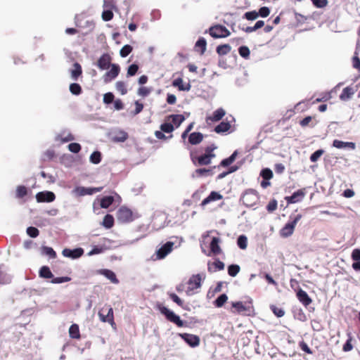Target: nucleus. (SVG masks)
<instances>
[{
	"label": "nucleus",
	"instance_id": "obj_1",
	"mask_svg": "<svg viewBox=\"0 0 360 360\" xmlns=\"http://www.w3.org/2000/svg\"><path fill=\"white\" fill-rule=\"evenodd\" d=\"M217 148L214 144H211L205 148V153L200 155L195 156L191 155L192 162L195 165H208L211 163L212 160L215 158L216 155L214 150Z\"/></svg>",
	"mask_w": 360,
	"mask_h": 360
},
{
	"label": "nucleus",
	"instance_id": "obj_2",
	"mask_svg": "<svg viewBox=\"0 0 360 360\" xmlns=\"http://www.w3.org/2000/svg\"><path fill=\"white\" fill-rule=\"evenodd\" d=\"M100 320L104 323H109L112 326H115L112 308L108 304L104 305L98 311Z\"/></svg>",
	"mask_w": 360,
	"mask_h": 360
},
{
	"label": "nucleus",
	"instance_id": "obj_3",
	"mask_svg": "<svg viewBox=\"0 0 360 360\" xmlns=\"http://www.w3.org/2000/svg\"><path fill=\"white\" fill-rule=\"evenodd\" d=\"M302 217V215L301 214H297L291 221H288L285 224V225L280 230V236L283 238H288L292 236L295 226Z\"/></svg>",
	"mask_w": 360,
	"mask_h": 360
},
{
	"label": "nucleus",
	"instance_id": "obj_4",
	"mask_svg": "<svg viewBox=\"0 0 360 360\" xmlns=\"http://www.w3.org/2000/svg\"><path fill=\"white\" fill-rule=\"evenodd\" d=\"M205 278V274H195L193 275L188 281V289L186 290V294L190 295L191 292L193 291L195 289H198L201 287V281Z\"/></svg>",
	"mask_w": 360,
	"mask_h": 360
},
{
	"label": "nucleus",
	"instance_id": "obj_5",
	"mask_svg": "<svg viewBox=\"0 0 360 360\" xmlns=\"http://www.w3.org/2000/svg\"><path fill=\"white\" fill-rule=\"evenodd\" d=\"M117 219L122 224L132 221L134 220L132 211L126 207H121L117 210Z\"/></svg>",
	"mask_w": 360,
	"mask_h": 360
},
{
	"label": "nucleus",
	"instance_id": "obj_6",
	"mask_svg": "<svg viewBox=\"0 0 360 360\" xmlns=\"http://www.w3.org/2000/svg\"><path fill=\"white\" fill-rule=\"evenodd\" d=\"M160 311L162 314L165 316L168 321L175 323L178 327H183L184 326V323L180 319V317L175 314L173 311H170L166 307H160Z\"/></svg>",
	"mask_w": 360,
	"mask_h": 360
},
{
	"label": "nucleus",
	"instance_id": "obj_7",
	"mask_svg": "<svg viewBox=\"0 0 360 360\" xmlns=\"http://www.w3.org/2000/svg\"><path fill=\"white\" fill-rule=\"evenodd\" d=\"M209 33L213 38H224L230 34L229 30L224 26L216 25L209 29Z\"/></svg>",
	"mask_w": 360,
	"mask_h": 360
},
{
	"label": "nucleus",
	"instance_id": "obj_8",
	"mask_svg": "<svg viewBox=\"0 0 360 360\" xmlns=\"http://www.w3.org/2000/svg\"><path fill=\"white\" fill-rule=\"evenodd\" d=\"M306 195V188H300L297 191L294 192L290 196H285V200L288 204H295L302 200Z\"/></svg>",
	"mask_w": 360,
	"mask_h": 360
},
{
	"label": "nucleus",
	"instance_id": "obj_9",
	"mask_svg": "<svg viewBox=\"0 0 360 360\" xmlns=\"http://www.w3.org/2000/svg\"><path fill=\"white\" fill-rule=\"evenodd\" d=\"M221 242V240L218 237H212L211 239V241L210 243V251L208 253H206L204 250L202 251L207 255L211 256L213 255H218L221 253V249L219 246V243Z\"/></svg>",
	"mask_w": 360,
	"mask_h": 360
},
{
	"label": "nucleus",
	"instance_id": "obj_10",
	"mask_svg": "<svg viewBox=\"0 0 360 360\" xmlns=\"http://www.w3.org/2000/svg\"><path fill=\"white\" fill-rule=\"evenodd\" d=\"M110 70L108 71L103 75V81L105 83L110 82L115 79L120 72V68L117 64H112Z\"/></svg>",
	"mask_w": 360,
	"mask_h": 360
},
{
	"label": "nucleus",
	"instance_id": "obj_11",
	"mask_svg": "<svg viewBox=\"0 0 360 360\" xmlns=\"http://www.w3.org/2000/svg\"><path fill=\"white\" fill-rule=\"evenodd\" d=\"M174 245V243L170 241L167 242L165 244H164L160 248H159L156 251L157 259H164L168 254H169L172 251Z\"/></svg>",
	"mask_w": 360,
	"mask_h": 360
},
{
	"label": "nucleus",
	"instance_id": "obj_12",
	"mask_svg": "<svg viewBox=\"0 0 360 360\" xmlns=\"http://www.w3.org/2000/svg\"><path fill=\"white\" fill-rule=\"evenodd\" d=\"M179 335L191 347H195L200 345V338L196 335L179 333Z\"/></svg>",
	"mask_w": 360,
	"mask_h": 360
},
{
	"label": "nucleus",
	"instance_id": "obj_13",
	"mask_svg": "<svg viewBox=\"0 0 360 360\" xmlns=\"http://www.w3.org/2000/svg\"><path fill=\"white\" fill-rule=\"evenodd\" d=\"M38 202H51L56 199L55 194L51 191H41L36 195Z\"/></svg>",
	"mask_w": 360,
	"mask_h": 360
},
{
	"label": "nucleus",
	"instance_id": "obj_14",
	"mask_svg": "<svg viewBox=\"0 0 360 360\" xmlns=\"http://www.w3.org/2000/svg\"><path fill=\"white\" fill-rule=\"evenodd\" d=\"M84 254V250L82 248H75L73 250L65 248L62 251V255L65 257L71 259H77L82 257Z\"/></svg>",
	"mask_w": 360,
	"mask_h": 360
},
{
	"label": "nucleus",
	"instance_id": "obj_15",
	"mask_svg": "<svg viewBox=\"0 0 360 360\" xmlns=\"http://www.w3.org/2000/svg\"><path fill=\"white\" fill-rule=\"evenodd\" d=\"M111 57L108 53L103 54L97 62V65L101 70H107L111 66Z\"/></svg>",
	"mask_w": 360,
	"mask_h": 360
},
{
	"label": "nucleus",
	"instance_id": "obj_16",
	"mask_svg": "<svg viewBox=\"0 0 360 360\" xmlns=\"http://www.w3.org/2000/svg\"><path fill=\"white\" fill-rule=\"evenodd\" d=\"M297 297L304 307H308L312 302L308 294L301 288L297 292Z\"/></svg>",
	"mask_w": 360,
	"mask_h": 360
},
{
	"label": "nucleus",
	"instance_id": "obj_17",
	"mask_svg": "<svg viewBox=\"0 0 360 360\" xmlns=\"http://www.w3.org/2000/svg\"><path fill=\"white\" fill-rule=\"evenodd\" d=\"M103 189V187L98 188H85V187H77L75 191L79 195H92L97 192H100Z\"/></svg>",
	"mask_w": 360,
	"mask_h": 360
},
{
	"label": "nucleus",
	"instance_id": "obj_18",
	"mask_svg": "<svg viewBox=\"0 0 360 360\" xmlns=\"http://www.w3.org/2000/svg\"><path fill=\"white\" fill-rule=\"evenodd\" d=\"M333 146L336 148H349L352 150H354L356 148V144L354 142H344L342 141H340L335 139L333 142Z\"/></svg>",
	"mask_w": 360,
	"mask_h": 360
},
{
	"label": "nucleus",
	"instance_id": "obj_19",
	"mask_svg": "<svg viewBox=\"0 0 360 360\" xmlns=\"http://www.w3.org/2000/svg\"><path fill=\"white\" fill-rule=\"evenodd\" d=\"M223 196L216 191H212L210 194L205 198L201 202L202 206H205L212 201L222 199Z\"/></svg>",
	"mask_w": 360,
	"mask_h": 360
},
{
	"label": "nucleus",
	"instance_id": "obj_20",
	"mask_svg": "<svg viewBox=\"0 0 360 360\" xmlns=\"http://www.w3.org/2000/svg\"><path fill=\"white\" fill-rule=\"evenodd\" d=\"M203 140V135L200 132H193L188 136V141L192 145H197Z\"/></svg>",
	"mask_w": 360,
	"mask_h": 360
},
{
	"label": "nucleus",
	"instance_id": "obj_21",
	"mask_svg": "<svg viewBox=\"0 0 360 360\" xmlns=\"http://www.w3.org/2000/svg\"><path fill=\"white\" fill-rule=\"evenodd\" d=\"M71 77L73 80H77L78 78L82 75V66L78 63H75L73 64V69L70 71Z\"/></svg>",
	"mask_w": 360,
	"mask_h": 360
},
{
	"label": "nucleus",
	"instance_id": "obj_22",
	"mask_svg": "<svg viewBox=\"0 0 360 360\" xmlns=\"http://www.w3.org/2000/svg\"><path fill=\"white\" fill-rule=\"evenodd\" d=\"M207 47V41L203 37H200L196 41L195 44V49L196 51L200 52L201 55H202Z\"/></svg>",
	"mask_w": 360,
	"mask_h": 360
},
{
	"label": "nucleus",
	"instance_id": "obj_23",
	"mask_svg": "<svg viewBox=\"0 0 360 360\" xmlns=\"http://www.w3.org/2000/svg\"><path fill=\"white\" fill-rule=\"evenodd\" d=\"M225 114V110L223 108H218L212 113V116L207 118V120H210L212 122L219 121Z\"/></svg>",
	"mask_w": 360,
	"mask_h": 360
},
{
	"label": "nucleus",
	"instance_id": "obj_24",
	"mask_svg": "<svg viewBox=\"0 0 360 360\" xmlns=\"http://www.w3.org/2000/svg\"><path fill=\"white\" fill-rule=\"evenodd\" d=\"M347 340L346 342L343 345V347H342V350L345 352H350L354 348V345L352 344L354 338H353L352 333L348 332L347 333Z\"/></svg>",
	"mask_w": 360,
	"mask_h": 360
},
{
	"label": "nucleus",
	"instance_id": "obj_25",
	"mask_svg": "<svg viewBox=\"0 0 360 360\" xmlns=\"http://www.w3.org/2000/svg\"><path fill=\"white\" fill-rule=\"evenodd\" d=\"M224 269V264L219 259H217L212 264H208V271L214 272L217 271H221Z\"/></svg>",
	"mask_w": 360,
	"mask_h": 360
},
{
	"label": "nucleus",
	"instance_id": "obj_26",
	"mask_svg": "<svg viewBox=\"0 0 360 360\" xmlns=\"http://www.w3.org/2000/svg\"><path fill=\"white\" fill-rule=\"evenodd\" d=\"M69 335L71 338L73 339H80V332H79V326L76 323H74L70 326L69 328Z\"/></svg>",
	"mask_w": 360,
	"mask_h": 360
},
{
	"label": "nucleus",
	"instance_id": "obj_27",
	"mask_svg": "<svg viewBox=\"0 0 360 360\" xmlns=\"http://www.w3.org/2000/svg\"><path fill=\"white\" fill-rule=\"evenodd\" d=\"M354 94V91L353 88L347 86L342 90V92L340 95V99L342 101H347Z\"/></svg>",
	"mask_w": 360,
	"mask_h": 360
},
{
	"label": "nucleus",
	"instance_id": "obj_28",
	"mask_svg": "<svg viewBox=\"0 0 360 360\" xmlns=\"http://www.w3.org/2000/svg\"><path fill=\"white\" fill-rule=\"evenodd\" d=\"M231 128V124L228 122H221L214 128V131L217 134H221L228 131Z\"/></svg>",
	"mask_w": 360,
	"mask_h": 360
},
{
	"label": "nucleus",
	"instance_id": "obj_29",
	"mask_svg": "<svg viewBox=\"0 0 360 360\" xmlns=\"http://www.w3.org/2000/svg\"><path fill=\"white\" fill-rule=\"evenodd\" d=\"M172 85L174 86L178 87L180 91H189L191 89V85L187 84L186 86L184 84L183 79L180 77L174 79L173 81Z\"/></svg>",
	"mask_w": 360,
	"mask_h": 360
},
{
	"label": "nucleus",
	"instance_id": "obj_30",
	"mask_svg": "<svg viewBox=\"0 0 360 360\" xmlns=\"http://www.w3.org/2000/svg\"><path fill=\"white\" fill-rule=\"evenodd\" d=\"M39 275L43 278H52L53 277L52 272L47 266H43L41 267L39 271Z\"/></svg>",
	"mask_w": 360,
	"mask_h": 360
},
{
	"label": "nucleus",
	"instance_id": "obj_31",
	"mask_svg": "<svg viewBox=\"0 0 360 360\" xmlns=\"http://www.w3.org/2000/svg\"><path fill=\"white\" fill-rule=\"evenodd\" d=\"M215 168L214 167L213 168L206 169V168H200L197 169L195 171V173L197 176H212L213 175V169Z\"/></svg>",
	"mask_w": 360,
	"mask_h": 360
},
{
	"label": "nucleus",
	"instance_id": "obj_32",
	"mask_svg": "<svg viewBox=\"0 0 360 360\" xmlns=\"http://www.w3.org/2000/svg\"><path fill=\"white\" fill-rule=\"evenodd\" d=\"M101 274L104 275L107 278H108L112 283H117L119 282L118 279L116 277L115 274L109 269H103L101 271Z\"/></svg>",
	"mask_w": 360,
	"mask_h": 360
},
{
	"label": "nucleus",
	"instance_id": "obj_33",
	"mask_svg": "<svg viewBox=\"0 0 360 360\" xmlns=\"http://www.w3.org/2000/svg\"><path fill=\"white\" fill-rule=\"evenodd\" d=\"M102 225L106 229H110L114 225V217L111 214H106L103 220Z\"/></svg>",
	"mask_w": 360,
	"mask_h": 360
},
{
	"label": "nucleus",
	"instance_id": "obj_34",
	"mask_svg": "<svg viewBox=\"0 0 360 360\" xmlns=\"http://www.w3.org/2000/svg\"><path fill=\"white\" fill-rule=\"evenodd\" d=\"M237 151H234L233 153L229 158L224 159L219 164V166L227 167L231 165L236 160L237 156Z\"/></svg>",
	"mask_w": 360,
	"mask_h": 360
},
{
	"label": "nucleus",
	"instance_id": "obj_35",
	"mask_svg": "<svg viewBox=\"0 0 360 360\" xmlns=\"http://www.w3.org/2000/svg\"><path fill=\"white\" fill-rule=\"evenodd\" d=\"M128 134L122 130H120L117 131L115 136H114V141L117 142H124L128 139Z\"/></svg>",
	"mask_w": 360,
	"mask_h": 360
},
{
	"label": "nucleus",
	"instance_id": "obj_36",
	"mask_svg": "<svg viewBox=\"0 0 360 360\" xmlns=\"http://www.w3.org/2000/svg\"><path fill=\"white\" fill-rule=\"evenodd\" d=\"M41 253L49 256L50 258L52 259L56 258L57 256L55 250L52 248L48 246L41 247Z\"/></svg>",
	"mask_w": 360,
	"mask_h": 360
},
{
	"label": "nucleus",
	"instance_id": "obj_37",
	"mask_svg": "<svg viewBox=\"0 0 360 360\" xmlns=\"http://www.w3.org/2000/svg\"><path fill=\"white\" fill-rule=\"evenodd\" d=\"M114 198L112 196H105L101 200V207L108 208L112 204Z\"/></svg>",
	"mask_w": 360,
	"mask_h": 360
},
{
	"label": "nucleus",
	"instance_id": "obj_38",
	"mask_svg": "<svg viewBox=\"0 0 360 360\" xmlns=\"http://www.w3.org/2000/svg\"><path fill=\"white\" fill-rule=\"evenodd\" d=\"M231 51V46L229 44H222L217 47V53L220 56H224Z\"/></svg>",
	"mask_w": 360,
	"mask_h": 360
},
{
	"label": "nucleus",
	"instance_id": "obj_39",
	"mask_svg": "<svg viewBox=\"0 0 360 360\" xmlns=\"http://www.w3.org/2000/svg\"><path fill=\"white\" fill-rule=\"evenodd\" d=\"M70 91L72 94L78 96L82 94V89L81 86L77 83H72L70 85Z\"/></svg>",
	"mask_w": 360,
	"mask_h": 360
},
{
	"label": "nucleus",
	"instance_id": "obj_40",
	"mask_svg": "<svg viewBox=\"0 0 360 360\" xmlns=\"http://www.w3.org/2000/svg\"><path fill=\"white\" fill-rule=\"evenodd\" d=\"M115 88L122 95H125L127 93L126 84L123 81H118L115 84Z\"/></svg>",
	"mask_w": 360,
	"mask_h": 360
},
{
	"label": "nucleus",
	"instance_id": "obj_41",
	"mask_svg": "<svg viewBox=\"0 0 360 360\" xmlns=\"http://www.w3.org/2000/svg\"><path fill=\"white\" fill-rule=\"evenodd\" d=\"M27 194V188L25 186H18L15 191V196L18 198H22Z\"/></svg>",
	"mask_w": 360,
	"mask_h": 360
},
{
	"label": "nucleus",
	"instance_id": "obj_42",
	"mask_svg": "<svg viewBox=\"0 0 360 360\" xmlns=\"http://www.w3.org/2000/svg\"><path fill=\"white\" fill-rule=\"evenodd\" d=\"M56 139L62 143H66L73 141L75 137L71 133H68L66 135L64 134L58 135Z\"/></svg>",
	"mask_w": 360,
	"mask_h": 360
},
{
	"label": "nucleus",
	"instance_id": "obj_43",
	"mask_svg": "<svg viewBox=\"0 0 360 360\" xmlns=\"http://www.w3.org/2000/svg\"><path fill=\"white\" fill-rule=\"evenodd\" d=\"M103 7L106 10H116V4L114 0H103Z\"/></svg>",
	"mask_w": 360,
	"mask_h": 360
},
{
	"label": "nucleus",
	"instance_id": "obj_44",
	"mask_svg": "<svg viewBox=\"0 0 360 360\" xmlns=\"http://www.w3.org/2000/svg\"><path fill=\"white\" fill-rule=\"evenodd\" d=\"M170 117L172 118L173 124H175L176 127H178L185 120L182 115H172Z\"/></svg>",
	"mask_w": 360,
	"mask_h": 360
},
{
	"label": "nucleus",
	"instance_id": "obj_45",
	"mask_svg": "<svg viewBox=\"0 0 360 360\" xmlns=\"http://www.w3.org/2000/svg\"><path fill=\"white\" fill-rule=\"evenodd\" d=\"M278 207V202L276 199H271L266 205V210L269 213H272L276 210Z\"/></svg>",
	"mask_w": 360,
	"mask_h": 360
},
{
	"label": "nucleus",
	"instance_id": "obj_46",
	"mask_svg": "<svg viewBox=\"0 0 360 360\" xmlns=\"http://www.w3.org/2000/svg\"><path fill=\"white\" fill-rule=\"evenodd\" d=\"M101 161V153L99 151H95L90 155V162L93 164H98Z\"/></svg>",
	"mask_w": 360,
	"mask_h": 360
},
{
	"label": "nucleus",
	"instance_id": "obj_47",
	"mask_svg": "<svg viewBox=\"0 0 360 360\" xmlns=\"http://www.w3.org/2000/svg\"><path fill=\"white\" fill-rule=\"evenodd\" d=\"M260 175L264 180L269 181L273 177V172L270 169L265 168L261 171Z\"/></svg>",
	"mask_w": 360,
	"mask_h": 360
},
{
	"label": "nucleus",
	"instance_id": "obj_48",
	"mask_svg": "<svg viewBox=\"0 0 360 360\" xmlns=\"http://www.w3.org/2000/svg\"><path fill=\"white\" fill-rule=\"evenodd\" d=\"M240 271V266L237 264H231L228 267V274L229 276L234 277Z\"/></svg>",
	"mask_w": 360,
	"mask_h": 360
},
{
	"label": "nucleus",
	"instance_id": "obj_49",
	"mask_svg": "<svg viewBox=\"0 0 360 360\" xmlns=\"http://www.w3.org/2000/svg\"><path fill=\"white\" fill-rule=\"evenodd\" d=\"M132 46L127 44L121 49L120 54L122 58H125L132 51Z\"/></svg>",
	"mask_w": 360,
	"mask_h": 360
},
{
	"label": "nucleus",
	"instance_id": "obj_50",
	"mask_svg": "<svg viewBox=\"0 0 360 360\" xmlns=\"http://www.w3.org/2000/svg\"><path fill=\"white\" fill-rule=\"evenodd\" d=\"M228 297L226 294L220 295L215 300V305L218 307H222L224 303L227 301Z\"/></svg>",
	"mask_w": 360,
	"mask_h": 360
},
{
	"label": "nucleus",
	"instance_id": "obj_51",
	"mask_svg": "<svg viewBox=\"0 0 360 360\" xmlns=\"http://www.w3.org/2000/svg\"><path fill=\"white\" fill-rule=\"evenodd\" d=\"M114 14L112 11L104 9L101 17L104 21H110L113 18Z\"/></svg>",
	"mask_w": 360,
	"mask_h": 360
},
{
	"label": "nucleus",
	"instance_id": "obj_52",
	"mask_svg": "<svg viewBox=\"0 0 360 360\" xmlns=\"http://www.w3.org/2000/svg\"><path fill=\"white\" fill-rule=\"evenodd\" d=\"M324 153V150L322 149H319L313 153L310 156V160L312 162H316L321 156Z\"/></svg>",
	"mask_w": 360,
	"mask_h": 360
},
{
	"label": "nucleus",
	"instance_id": "obj_53",
	"mask_svg": "<svg viewBox=\"0 0 360 360\" xmlns=\"http://www.w3.org/2000/svg\"><path fill=\"white\" fill-rule=\"evenodd\" d=\"M313 5L316 7V8H325L328 4V0H310Z\"/></svg>",
	"mask_w": 360,
	"mask_h": 360
},
{
	"label": "nucleus",
	"instance_id": "obj_54",
	"mask_svg": "<svg viewBox=\"0 0 360 360\" xmlns=\"http://www.w3.org/2000/svg\"><path fill=\"white\" fill-rule=\"evenodd\" d=\"M160 129L165 133H171L174 131V127L172 124L166 122L160 125Z\"/></svg>",
	"mask_w": 360,
	"mask_h": 360
},
{
	"label": "nucleus",
	"instance_id": "obj_55",
	"mask_svg": "<svg viewBox=\"0 0 360 360\" xmlns=\"http://www.w3.org/2000/svg\"><path fill=\"white\" fill-rule=\"evenodd\" d=\"M233 308L235 309V311L238 313L244 312L246 311V307L243 305L241 302H234L232 304Z\"/></svg>",
	"mask_w": 360,
	"mask_h": 360
},
{
	"label": "nucleus",
	"instance_id": "obj_56",
	"mask_svg": "<svg viewBox=\"0 0 360 360\" xmlns=\"http://www.w3.org/2000/svg\"><path fill=\"white\" fill-rule=\"evenodd\" d=\"M271 309L277 317H282L285 314V311L282 308H279L275 305H271Z\"/></svg>",
	"mask_w": 360,
	"mask_h": 360
},
{
	"label": "nucleus",
	"instance_id": "obj_57",
	"mask_svg": "<svg viewBox=\"0 0 360 360\" xmlns=\"http://www.w3.org/2000/svg\"><path fill=\"white\" fill-rule=\"evenodd\" d=\"M139 70V66L136 64H131L127 69V76L132 77L135 75Z\"/></svg>",
	"mask_w": 360,
	"mask_h": 360
},
{
	"label": "nucleus",
	"instance_id": "obj_58",
	"mask_svg": "<svg viewBox=\"0 0 360 360\" xmlns=\"http://www.w3.org/2000/svg\"><path fill=\"white\" fill-rule=\"evenodd\" d=\"M68 149L72 153H77L81 150V146L77 143H71L68 145Z\"/></svg>",
	"mask_w": 360,
	"mask_h": 360
},
{
	"label": "nucleus",
	"instance_id": "obj_59",
	"mask_svg": "<svg viewBox=\"0 0 360 360\" xmlns=\"http://www.w3.org/2000/svg\"><path fill=\"white\" fill-rule=\"evenodd\" d=\"M27 233L32 238H36L39 236V230L33 226H30L27 229Z\"/></svg>",
	"mask_w": 360,
	"mask_h": 360
},
{
	"label": "nucleus",
	"instance_id": "obj_60",
	"mask_svg": "<svg viewBox=\"0 0 360 360\" xmlns=\"http://www.w3.org/2000/svg\"><path fill=\"white\" fill-rule=\"evenodd\" d=\"M70 280H71V278L68 277V276L56 277V278L53 277L51 282L52 283H62L64 282L70 281Z\"/></svg>",
	"mask_w": 360,
	"mask_h": 360
},
{
	"label": "nucleus",
	"instance_id": "obj_61",
	"mask_svg": "<svg viewBox=\"0 0 360 360\" xmlns=\"http://www.w3.org/2000/svg\"><path fill=\"white\" fill-rule=\"evenodd\" d=\"M170 299L180 307H183V301L174 292L169 293Z\"/></svg>",
	"mask_w": 360,
	"mask_h": 360
},
{
	"label": "nucleus",
	"instance_id": "obj_62",
	"mask_svg": "<svg viewBox=\"0 0 360 360\" xmlns=\"http://www.w3.org/2000/svg\"><path fill=\"white\" fill-rule=\"evenodd\" d=\"M352 66L354 68L358 70L360 72V58L357 56V53L355 52V56L352 58Z\"/></svg>",
	"mask_w": 360,
	"mask_h": 360
},
{
	"label": "nucleus",
	"instance_id": "obj_63",
	"mask_svg": "<svg viewBox=\"0 0 360 360\" xmlns=\"http://www.w3.org/2000/svg\"><path fill=\"white\" fill-rule=\"evenodd\" d=\"M105 248L102 246H94L93 249L88 252L89 256H91L94 255H98L102 253L104 251Z\"/></svg>",
	"mask_w": 360,
	"mask_h": 360
},
{
	"label": "nucleus",
	"instance_id": "obj_64",
	"mask_svg": "<svg viewBox=\"0 0 360 360\" xmlns=\"http://www.w3.org/2000/svg\"><path fill=\"white\" fill-rule=\"evenodd\" d=\"M247 238L245 236H240L238 238V245L241 249H245L246 248Z\"/></svg>",
	"mask_w": 360,
	"mask_h": 360
}]
</instances>
